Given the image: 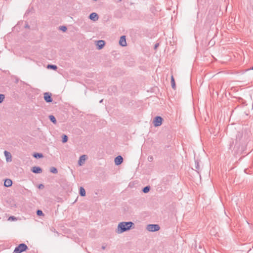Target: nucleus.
<instances>
[{"mask_svg":"<svg viewBox=\"0 0 253 253\" xmlns=\"http://www.w3.org/2000/svg\"><path fill=\"white\" fill-rule=\"evenodd\" d=\"M133 228H134V224L132 222H121L118 225L117 233H122Z\"/></svg>","mask_w":253,"mask_h":253,"instance_id":"obj_1","label":"nucleus"},{"mask_svg":"<svg viewBox=\"0 0 253 253\" xmlns=\"http://www.w3.org/2000/svg\"><path fill=\"white\" fill-rule=\"evenodd\" d=\"M27 249V246L25 244L21 243L15 248L13 253H21Z\"/></svg>","mask_w":253,"mask_h":253,"instance_id":"obj_2","label":"nucleus"},{"mask_svg":"<svg viewBox=\"0 0 253 253\" xmlns=\"http://www.w3.org/2000/svg\"><path fill=\"white\" fill-rule=\"evenodd\" d=\"M160 227L158 224H148L146 227V229L150 232L158 231Z\"/></svg>","mask_w":253,"mask_h":253,"instance_id":"obj_3","label":"nucleus"},{"mask_svg":"<svg viewBox=\"0 0 253 253\" xmlns=\"http://www.w3.org/2000/svg\"><path fill=\"white\" fill-rule=\"evenodd\" d=\"M163 119L160 116H157L154 118L153 120L154 126L156 127L160 126L163 122Z\"/></svg>","mask_w":253,"mask_h":253,"instance_id":"obj_4","label":"nucleus"},{"mask_svg":"<svg viewBox=\"0 0 253 253\" xmlns=\"http://www.w3.org/2000/svg\"><path fill=\"white\" fill-rule=\"evenodd\" d=\"M242 137L243 134L242 132H238L237 133L236 136L235 146H237V147H239L241 144V141L242 140Z\"/></svg>","mask_w":253,"mask_h":253,"instance_id":"obj_5","label":"nucleus"},{"mask_svg":"<svg viewBox=\"0 0 253 253\" xmlns=\"http://www.w3.org/2000/svg\"><path fill=\"white\" fill-rule=\"evenodd\" d=\"M52 94L49 92H45L43 94V98L45 102L47 103H50L52 101V98L51 97Z\"/></svg>","mask_w":253,"mask_h":253,"instance_id":"obj_6","label":"nucleus"},{"mask_svg":"<svg viewBox=\"0 0 253 253\" xmlns=\"http://www.w3.org/2000/svg\"><path fill=\"white\" fill-rule=\"evenodd\" d=\"M89 18L93 21H96L99 19L98 15L95 12L91 13L89 16Z\"/></svg>","mask_w":253,"mask_h":253,"instance_id":"obj_7","label":"nucleus"},{"mask_svg":"<svg viewBox=\"0 0 253 253\" xmlns=\"http://www.w3.org/2000/svg\"><path fill=\"white\" fill-rule=\"evenodd\" d=\"M115 163L117 166L121 165L123 162V158L121 156H118L115 159Z\"/></svg>","mask_w":253,"mask_h":253,"instance_id":"obj_8","label":"nucleus"},{"mask_svg":"<svg viewBox=\"0 0 253 253\" xmlns=\"http://www.w3.org/2000/svg\"><path fill=\"white\" fill-rule=\"evenodd\" d=\"M4 154L7 162H10L12 161V156L10 152L7 151H4Z\"/></svg>","mask_w":253,"mask_h":253,"instance_id":"obj_9","label":"nucleus"},{"mask_svg":"<svg viewBox=\"0 0 253 253\" xmlns=\"http://www.w3.org/2000/svg\"><path fill=\"white\" fill-rule=\"evenodd\" d=\"M119 43L122 46H125L126 45V42L125 36H122L121 37L119 41Z\"/></svg>","mask_w":253,"mask_h":253,"instance_id":"obj_10","label":"nucleus"},{"mask_svg":"<svg viewBox=\"0 0 253 253\" xmlns=\"http://www.w3.org/2000/svg\"><path fill=\"white\" fill-rule=\"evenodd\" d=\"M31 171L35 173H40L42 172V169L39 167H34L31 169Z\"/></svg>","mask_w":253,"mask_h":253,"instance_id":"obj_11","label":"nucleus"},{"mask_svg":"<svg viewBox=\"0 0 253 253\" xmlns=\"http://www.w3.org/2000/svg\"><path fill=\"white\" fill-rule=\"evenodd\" d=\"M105 45V42L103 40H99L97 41V43L96 45L97 46V48L98 49H102Z\"/></svg>","mask_w":253,"mask_h":253,"instance_id":"obj_12","label":"nucleus"},{"mask_svg":"<svg viewBox=\"0 0 253 253\" xmlns=\"http://www.w3.org/2000/svg\"><path fill=\"white\" fill-rule=\"evenodd\" d=\"M12 184V181L10 179H6L4 182V185L6 187L11 186Z\"/></svg>","mask_w":253,"mask_h":253,"instance_id":"obj_13","label":"nucleus"},{"mask_svg":"<svg viewBox=\"0 0 253 253\" xmlns=\"http://www.w3.org/2000/svg\"><path fill=\"white\" fill-rule=\"evenodd\" d=\"M79 193L80 196L82 197L85 196V190L83 187H80L79 189Z\"/></svg>","mask_w":253,"mask_h":253,"instance_id":"obj_14","label":"nucleus"},{"mask_svg":"<svg viewBox=\"0 0 253 253\" xmlns=\"http://www.w3.org/2000/svg\"><path fill=\"white\" fill-rule=\"evenodd\" d=\"M85 157L86 156L84 155H83L80 157V160L78 162L79 165L80 166H81L82 165L83 161L84 162V161L85 160Z\"/></svg>","mask_w":253,"mask_h":253,"instance_id":"obj_15","label":"nucleus"},{"mask_svg":"<svg viewBox=\"0 0 253 253\" xmlns=\"http://www.w3.org/2000/svg\"><path fill=\"white\" fill-rule=\"evenodd\" d=\"M33 156L36 159H40L43 158V156L42 153H34Z\"/></svg>","mask_w":253,"mask_h":253,"instance_id":"obj_16","label":"nucleus"},{"mask_svg":"<svg viewBox=\"0 0 253 253\" xmlns=\"http://www.w3.org/2000/svg\"><path fill=\"white\" fill-rule=\"evenodd\" d=\"M171 84L173 89H175V83L173 76H171Z\"/></svg>","mask_w":253,"mask_h":253,"instance_id":"obj_17","label":"nucleus"},{"mask_svg":"<svg viewBox=\"0 0 253 253\" xmlns=\"http://www.w3.org/2000/svg\"><path fill=\"white\" fill-rule=\"evenodd\" d=\"M49 120L50 121L52 122L54 124H56V118H55V117L53 115H50L49 116Z\"/></svg>","mask_w":253,"mask_h":253,"instance_id":"obj_18","label":"nucleus"},{"mask_svg":"<svg viewBox=\"0 0 253 253\" xmlns=\"http://www.w3.org/2000/svg\"><path fill=\"white\" fill-rule=\"evenodd\" d=\"M150 190V187L149 186H147L144 187L142 189V191L144 193H148Z\"/></svg>","mask_w":253,"mask_h":253,"instance_id":"obj_19","label":"nucleus"},{"mask_svg":"<svg viewBox=\"0 0 253 253\" xmlns=\"http://www.w3.org/2000/svg\"><path fill=\"white\" fill-rule=\"evenodd\" d=\"M47 67L48 69H51L54 70H55L57 69V66L55 65H48Z\"/></svg>","mask_w":253,"mask_h":253,"instance_id":"obj_20","label":"nucleus"},{"mask_svg":"<svg viewBox=\"0 0 253 253\" xmlns=\"http://www.w3.org/2000/svg\"><path fill=\"white\" fill-rule=\"evenodd\" d=\"M50 171L53 173H57L58 172L57 169L55 167H51L50 169Z\"/></svg>","mask_w":253,"mask_h":253,"instance_id":"obj_21","label":"nucleus"},{"mask_svg":"<svg viewBox=\"0 0 253 253\" xmlns=\"http://www.w3.org/2000/svg\"><path fill=\"white\" fill-rule=\"evenodd\" d=\"M68 136L65 135V134H64L62 136V141L63 143H66L68 141Z\"/></svg>","mask_w":253,"mask_h":253,"instance_id":"obj_22","label":"nucleus"},{"mask_svg":"<svg viewBox=\"0 0 253 253\" xmlns=\"http://www.w3.org/2000/svg\"><path fill=\"white\" fill-rule=\"evenodd\" d=\"M37 214L38 216H42V215H44V214H43V212L42 211H41L40 210H38L37 211Z\"/></svg>","mask_w":253,"mask_h":253,"instance_id":"obj_23","label":"nucleus"},{"mask_svg":"<svg viewBox=\"0 0 253 253\" xmlns=\"http://www.w3.org/2000/svg\"><path fill=\"white\" fill-rule=\"evenodd\" d=\"M5 98V96L4 94H0V103H2Z\"/></svg>","mask_w":253,"mask_h":253,"instance_id":"obj_24","label":"nucleus"},{"mask_svg":"<svg viewBox=\"0 0 253 253\" xmlns=\"http://www.w3.org/2000/svg\"><path fill=\"white\" fill-rule=\"evenodd\" d=\"M60 30H61V31H62L63 32H65L67 30V28L65 26H62L60 27Z\"/></svg>","mask_w":253,"mask_h":253,"instance_id":"obj_25","label":"nucleus"},{"mask_svg":"<svg viewBox=\"0 0 253 253\" xmlns=\"http://www.w3.org/2000/svg\"><path fill=\"white\" fill-rule=\"evenodd\" d=\"M148 161L149 162H152L153 161V157L152 156H149L148 157Z\"/></svg>","mask_w":253,"mask_h":253,"instance_id":"obj_26","label":"nucleus"},{"mask_svg":"<svg viewBox=\"0 0 253 253\" xmlns=\"http://www.w3.org/2000/svg\"><path fill=\"white\" fill-rule=\"evenodd\" d=\"M195 168L197 170H199L200 169V166H199V163L197 162H195Z\"/></svg>","mask_w":253,"mask_h":253,"instance_id":"obj_27","label":"nucleus"},{"mask_svg":"<svg viewBox=\"0 0 253 253\" xmlns=\"http://www.w3.org/2000/svg\"><path fill=\"white\" fill-rule=\"evenodd\" d=\"M44 188V185L42 184H41L39 185V189H42Z\"/></svg>","mask_w":253,"mask_h":253,"instance_id":"obj_28","label":"nucleus"},{"mask_svg":"<svg viewBox=\"0 0 253 253\" xmlns=\"http://www.w3.org/2000/svg\"><path fill=\"white\" fill-rule=\"evenodd\" d=\"M15 219V217L13 216H11L9 217V220H10V219L14 220Z\"/></svg>","mask_w":253,"mask_h":253,"instance_id":"obj_29","label":"nucleus"},{"mask_svg":"<svg viewBox=\"0 0 253 253\" xmlns=\"http://www.w3.org/2000/svg\"><path fill=\"white\" fill-rule=\"evenodd\" d=\"M101 248H102V250H105V248H106V246H102Z\"/></svg>","mask_w":253,"mask_h":253,"instance_id":"obj_30","label":"nucleus"},{"mask_svg":"<svg viewBox=\"0 0 253 253\" xmlns=\"http://www.w3.org/2000/svg\"><path fill=\"white\" fill-rule=\"evenodd\" d=\"M159 46V43H157L155 45V48H156Z\"/></svg>","mask_w":253,"mask_h":253,"instance_id":"obj_31","label":"nucleus"},{"mask_svg":"<svg viewBox=\"0 0 253 253\" xmlns=\"http://www.w3.org/2000/svg\"><path fill=\"white\" fill-rule=\"evenodd\" d=\"M122 0H116V1L117 2H121V1H122Z\"/></svg>","mask_w":253,"mask_h":253,"instance_id":"obj_32","label":"nucleus"},{"mask_svg":"<svg viewBox=\"0 0 253 253\" xmlns=\"http://www.w3.org/2000/svg\"><path fill=\"white\" fill-rule=\"evenodd\" d=\"M102 101H103V99H102V100H101L100 101V103H101Z\"/></svg>","mask_w":253,"mask_h":253,"instance_id":"obj_33","label":"nucleus"},{"mask_svg":"<svg viewBox=\"0 0 253 253\" xmlns=\"http://www.w3.org/2000/svg\"><path fill=\"white\" fill-rule=\"evenodd\" d=\"M250 69L253 70V66Z\"/></svg>","mask_w":253,"mask_h":253,"instance_id":"obj_34","label":"nucleus"},{"mask_svg":"<svg viewBox=\"0 0 253 253\" xmlns=\"http://www.w3.org/2000/svg\"><path fill=\"white\" fill-rule=\"evenodd\" d=\"M26 27H29V26H28V25H26Z\"/></svg>","mask_w":253,"mask_h":253,"instance_id":"obj_35","label":"nucleus"}]
</instances>
